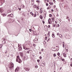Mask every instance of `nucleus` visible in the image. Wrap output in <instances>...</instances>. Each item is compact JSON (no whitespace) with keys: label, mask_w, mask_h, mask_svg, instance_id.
<instances>
[{"label":"nucleus","mask_w":72,"mask_h":72,"mask_svg":"<svg viewBox=\"0 0 72 72\" xmlns=\"http://www.w3.org/2000/svg\"><path fill=\"white\" fill-rule=\"evenodd\" d=\"M8 67L10 69H13L14 68V64L12 62L10 63L8 65Z\"/></svg>","instance_id":"obj_1"},{"label":"nucleus","mask_w":72,"mask_h":72,"mask_svg":"<svg viewBox=\"0 0 72 72\" xmlns=\"http://www.w3.org/2000/svg\"><path fill=\"white\" fill-rule=\"evenodd\" d=\"M16 62H18L19 63H21L22 62V60L21 59L19 58V56H17L16 58Z\"/></svg>","instance_id":"obj_2"},{"label":"nucleus","mask_w":72,"mask_h":72,"mask_svg":"<svg viewBox=\"0 0 72 72\" xmlns=\"http://www.w3.org/2000/svg\"><path fill=\"white\" fill-rule=\"evenodd\" d=\"M39 27V26L37 25H35L33 27V28L34 30H35V29H37V28L38 27Z\"/></svg>","instance_id":"obj_3"},{"label":"nucleus","mask_w":72,"mask_h":72,"mask_svg":"<svg viewBox=\"0 0 72 72\" xmlns=\"http://www.w3.org/2000/svg\"><path fill=\"white\" fill-rule=\"evenodd\" d=\"M38 39H39V38L36 37L35 39L33 40L34 42H37L38 41Z\"/></svg>","instance_id":"obj_4"},{"label":"nucleus","mask_w":72,"mask_h":72,"mask_svg":"<svg viewBox=\"0 0 72 72\" xmlns=\"http://www.w3.org/2000/svg\"><path fill=\"white\" fill-rule=\"evenodd\" d=\"M20 69L18 67L16 68L15 70V72H18L19 71Z\"/></svg>","instance_id":"obj_5"},{"label":"nucleus","mask_w":72,"mask_h":72,"mask_svg":"<svg viewBox=\"0 0 72 72\" xmlns=\"http://www.w3.org/2000/svg\"><path fill=\"white\" fill-rule=\"evenodd\" d=\"M48 22L49 24H51L52 23V21H51V20L50 18H49L48 20Z\"/></svg>","instance_id":"obj_6"},{"label":"nucleus","mask_w":72,"mask_h":72,"mask_svg":"<svg viewBox=\"0 0 72 72\" xmlns=\"http://www.w3.org/2000/svg\"><path fill=\"white\" fill-rule=\"evenodd\" d=\"M8 17H9V18H12V17H13V15L12 14H11L8 15Z\"/></svg>","instance_id":"obj_7"},{"label":"nucleus","mask_w":72,"mask_h":72,"mask_svg":"<svg viewBox=\"0 0 72 72\" xmlns=\"http://www.w3.org/2000/svg\"><path fill=\"white\" fill-rule=\"evenodd\" d=\"M23 49H25V50H28L30 49L29 48H26V47H25V45H23Z\"/></svg>","instance_id":"obj_8"},{"label":"nucleus","mask_w":72,"mask_h":72,"mask_svg":"<svg viewBox=\"0 0 72 72\" xmlns=\"http://www.w3.org/2000/svg\"><path fill=\"white\" fill-rule=\"evenodd\" d=\"M0 12L1 13L3 12V9L2 8H0Z\"/></svg>","instance_id":"obj_9"},{"label":"nucleus","mask_w":72,"mask_h":72,"mask_svg":"<svg viewBox=\"0 0 72 72\" xmlns=\"http://www.w3.org/2000/svg\"><path fill=\"white\" fill-rule=\"evenodd\" d=\"M48 29V27L46 26L44 27V30L45 31H47V30Z\"/></svg>","instance_id":"obj_10"},{"label":"nucleus","mask_w":72,"mask_h":72,"mask_svg":"<svg viewBox=\"0 0 72 72\" xmlns=\"http://www.w3.org/2000/svg\"><path fill=\"white\" fill-rule=\"evenodd\" d=\"M19 54H20L21 55V56L22 57H23V53L22 52H20Z\"/></svg>","instance_id":"obj_11"},{"label":"nucleus","mask_w":72,"mask_h":72,"mask_svg":"<svg viewBox=\"0 0 72 72\" xmlns=\"http://www.w3.org/2000/svg\"><path fill=\"white\" fill-rule=\"evenodd\" d=\"M1 14L3 17H5V16H6V14Z\"/></svg>","instance_id":"obj_12"},{"label":"nucleus","mask_w":72,"mask_h":72,"mask_svg":"<svg viewBox=\"0 0 72 72\" xmlns=\"http://www.w3.org/2000/svg\"><path fill=\"white\" fill-rule=\"evenodd\" d=\"M41 65L42 66V67H44L45 66V64H44V63H42L41 64Z\"/></svg>","instance_id":"obj_13"},{"label":"nucleus","mask_w":72,"mask_h":72,"mask_svg":"<svg viewBox=\"0 0 72 72\" xmlns=\"http://www.w3.org/2000/svg\"><path fill=\"white\" fill-rule=\"evenodd\" d=\"M37 13V12H36L35 13V14L34 15V17H36V14Z\"/></svg>","instance_id":"obj_14"},{"label":"nucleus","mask_w":72,"mask_h":72,"mask_svg":"<svg viewBox=\"0 0 72 72\" xmlns=\"http://www.w3.org/2000/svg\"><path fill=\"white\" fill-rule=\"evenodd\" d=\"M52 36L53 38H54V37H55V35H54V34L53 33L52 34Z\"/></svg>","instance_id":"obj_15"},{"label":"nucleus","mask_w":72,"mask_h":72,"mask_svg":"<svg viewBox=\"0 0 72 72\" xmlns=\"http://www.w3.org/2000/svg\"><path fill=\"white\" fill-rule=\"evenodd\" d=\"M24 69H25V71H29V70L28 69V68H25Z\"/></svg>","instance_id":"obj_16"},{"label":"nucleus","mask_w":72,"mask_h":72,"mask_svg":"<svg viewBox=\"0 0 72 72\" xmlns=\"http://www.w3.org/2000/svg\"><path fill=\"white\" fill-rule=\"evenodd\" d=\"M2 42L3 44H5L6 43V42L5 41V40H3Z\"/></svg>","instance_id":"obj_17"},{"label":"nucleus","mask_w":72,"mask_h":72,"mask_svg":"<svg viewBox=\"0 0 72 72\" xmlns=\"http://www.w3.org/2000/svg\"><path fill=\"white\" fill-rule=\"evenodd\" d=\"M63 55L64 57H66V54L65 53H63Z\"/></svg>","instance_id":"obj_18"},{"label":"nucleus","mask_w":72,"mask_h":72,"mask_svg":"<svg viewBox=\"0 0 72 72\" xmlns=\"http://www.w3.org/2000/svg\"><path fill=\"white\" fill-rule=\"evenodd\" d=\"M30 14L32 15V16H33L34 15L32 13V12H30Z\"/></svg>","instance_id":"obj_19"},{"label":"nucleus","mask_w":72,"mask_h":72,"mask_svg":"<svg viewBox=\"0 0 72 72\" xmlns=\"http://www.w3.org/2000/svg\"><path fill=\"white\" fill-rule=\"evenodd\" d=\"M66 19H68V21H69V17H66Z\"/></svg>","instance_id":"obj_20"},{"label":"nucleus","mask_w":72,"mask_h":72,"mask_svg":"<svg viewBox=\"0 0 72 72\" xmlns=\"http://www.w3.org/2000/svg\"><path fill=\"white\" fill-rule=\"evenodd\" d=\"M42 17H43L41 15H40V19H42Z\"/></svg>","instance_id":"obj_21"},{"label":"nucleus","mask_w":72,"mask_h":72,"mask_svg":"<svg viewBox=\"0 0 72 72\" xmlns=\"http://www.w3.org/2000/svg\"><path fill=\"white\" fill-rule=\"evenodd\" d=\"M52 22H54V17L52 18Z\"/></svg>","instance_id":"obj_22"},{"label":"nucleus","mask_w":72,"mask_h":72,"mask_svg":"<svg viewBox=\"0 0 72 72\" xmlns=\"http://www.w3.org/2000/svg\"><path fill=\"white\" fill-rule=\"evenodd\" d=\"M19 50H22V47H20Z\"/></svg>","instance_id":"obj_23"},{"label":"nucleus","mask_w":72,"mask_h":72,"mask_svg":"<svg viewBox=\"0 0 72 72\" xmlns=\"http://www.w3.org/2000/svg\"><path fill=\"white\" fill-rule=\"evenodd\" d=\"M50 5H52L53 4V3L52 2H51L50 3Z\"/></svg>","instance_id":"obj_24"},{"label":"nucleus","mask_w":72,"mask_h":72,"mask_svg":"<svg viewBox=\"0 0 72 72\" xmlns=\"http://www.w3.org/2000/svg\"><path fill=\"white\" fill-rule=\"evenodd\" d=\"M36 6H37V5H35L33 7L35 8H36Z\"/></svg>","instance_id":"obj_25"},{"label":"nucleus","mask_w":72,"mask_h":72,"mask_svg":"<svg viewBox=\"0 0 72 72\" xmlns=\"http://www.w3.org/2000/svg\"><path fill=\"white\" fill-rule=\"evenodd\" d=\"M56 54L54 53L53 54V56L54 57H56Z\"/></svg>","instance_id":"obj_26"},{"label":"nucleus","mask_w":72,"mask_h":72,"mask_svg":"<svg viewBox=\"0 0 72 72\" xmlns=\"http://www.w3.org/2000/svg\"><path fill=\"white\" fill-rule=\"evenodd\" d=\"M48 36H49V37H49V36H50V33H48Z\"/></svg>","instance_id":"obj_27"},{"label":"nucleus","mask_w":72,"mask_h":72,"mask_svg":"<svg viewBox=\"0 0 72 72\" xmlns=\"http://www.w3.org/2000/svg\"><path fill=\"white\" fill-rule=\"evenodd\" d=\"M57 55L58 56H59L60 55V53H57Z\"/></svg>","instance_id":"obj_28"},{"label":"nucleus","mask_w":72,"mask_h":72,"mask_svg":"<svg viewBox=\"0 0 72 72\" xmlns=\"http://www.w3.org/2000/svg\"><path fill=\"white\" fill-rule=\"evenodd\" d=\"M33 46H34L35 47V46H36V45H35V44H33Z\"/></svg>","instance_id":"obj_29"},{"label":"nucleus","mask_w":72,"mask_h":72,"mask_svg":"<svg viewBox=\"0 0 72 72\" xmlns=\"http://www.w3.org/2000/svg\"><path fill=\"white\" fill-rule=\"evenodd\" d=\"M52 15L51 14H50L49 15V17H51Z\"/></svg>","instance_id":"obj_30"},{"label":"nucleus","mask_w":72,"mask_h":72,"mask_svg":"<svg viewBox=\"0 0 72 72\" xmlns=\"http://www.w3.org/2000/svg\"><path fill=\"white\" fill-rule=\"evenodd\" d=\"M27 53H28V54H29V53H30V51H27Z\"/></svg>","instance_id":"obj_31"},{"label":"nucleus","mask_w":72,"mask_h":72,"mask_svg":"<svg viewBox=\"0 0 72 72\" xmlns=\"http://www.w3.org/2000/svg\"><path fill=\"white\" fill-rule=\"evenodd\" d=\"M36 2H37V3H40V1H37Z\"/></svg>","instance_id":"obj_32"},{"label":"nucleus","mask_w":72,"mask_h":72,"mask_svg":"<svg viewBox=\"0 0 72 72\" xmlns=\"http://www.w3.org/2000/svg\"><path fill=\"white\" fill-rule=\"evenodd\" d=\"M35 68H38V66H35Z\"/></svg>","instance_id":"obj_33"},{"label":"nucleus","mask_w":72,"mask_h":72,"mask_svg":"<svg viewBox=\"0 0 72 72\" xmlns=\"http://www.w3.org/2000/svg\"><path fill=\"white\" fill-rule=\"evenodd\" d=\"M59 21L60 22H61V21H62V20H61V19H59Z\"/></svg>","instance_id":"obj_34"},{"label":"nucleus","mask_w":72,"mask_h":72,"mask_svg":"<svg viewBox=\"0 0 72 72\" xmlns=\"http://www.w3.org/2000/svg\"><path fill=\"white\" fill-rule=\"evenodd\" d=\"M37 10H39V7H37Z\"/></svg>","instance_id":"obj_35"},{"label":"nucleus","mask_w":72,"mask_h":72,"mask_svg":"<svg viewBox=\"0 0 72 72\" xmlns=\"http://www.w3.org/2000/svg\"><path fill=\"white\" fill-rule=\"evenodd\" d=\"M39 28L38 29V31H39L40 30V28L39 27V26L38 27Z\"/></svg>","instance_id":"obj_36"},{"label":"nucleus","mask_w":72,"mask_h":72,"mask_svg":"<svg viewBox=\"0 0 72 72\" xmlns=\"http://www.w3.org/2000/svg\"><path fill=\"white\" fill-rule=\"evenodd\" d=\"M61 60L62 61H64V58H63Z\"/></svg>","instance_id":"obj_37"},{"label":"nucleus","mask_w":72,"mask_h":72,"mask_svg":"<svg viewBox=\"0 0 72 72\" xmlns=\"http://www.w3.org/2000/svg\"><path fill=\"white\" fill-rule=\"evenodd\" d=\"M66 49V51L68 52V49Z\"/></svg>","instance_id":"obj_38"},{"label":"nucleus","mask_w":72,"mask_h":72,"mask_svg":"<svg viewBox=\"0 0 72 72\" xmlns=\"http://www.w3.org/2000/svg\"><path fill=\"white\" fill-rule=\"evenodd\" d=\"M53 27H55V25L54 24H53Z\"/></svg>","instance_id":"obj_39"},{"label":"nucleus","mask_w":72,"mask_h":72,"mask_svg":"<svg viewBox=\"0 0 72 72\" xmlns=\"http://www.w3.org/2000/svg\"><path fill=\"white\" fill-rule=\"evenodd\" d=\"M42 23H43V24H44V23H45V21H43Z\"/></svg>","instance_id":"obj_40"},{"label":"nucleus","mask_w":72,"mask_h":72,"mask_svg":"<svg viewBox=\"0 0 72 72\" xmlns=\"http://www.w3.org/2000/svg\"><path fill=\"white\" fill-rule=\"evenodd\" d=\"M48 28H50V25H48Z\"/></svg>","instance_id":"obj_41"},{"label":"nucleus","mask_w":72,"mask_h":72,"mask_svg":"<svg viewBox=\"0 0 72 72\" xmlns=\"http://www.w3.org/2000/svg\"><path fill=\"white\" fill-rule=\"evenodd\" d=\"M29 31H30V32H31V31H32V30H31V29H29Z\"/></svg>","instance_id":"obj_42"},{"label":"nucleus","mask_w":72,"mask_h":72,"mask_svg":"<svg viewBox=\"0 0 72 72\" xmlns=\"http://www.w3.org/2000/svg\"><path fill=\"white\" fill-rule=\"evenodd\" d=\"M46 6H48V5H49V4L48 3H47L46 4Z\"/></svg>","instance_id":"obj_43"},{"label":"nucleus","mask_w":72,"mask_h":72,"mask_svg":"<svg viewBox=\"0 0 72 72\" xmlns=\"http://www.w3.org/2000/svg\"><path fill=\"white\" fill-rule=\"evenodd\" d=\"M57 26H58V27H59V24H57Z\"/></svg>","instance_id":"obj_44"},{"label":"nucleus","mask_w":72,"mask_h":72,"mask_svg":"<svg viewBox=\"0 0 72 72\" xmlns=\"http://www.w3.org/2000/svg\"><path fill=\"white\" fill-rule=\"evenodd\" d=\"M37 62H40V60H37Z\"/></svg>","instance_id":"obj_45"},{"label":"nucleus","mask_w":72,"mask_h":72,"mask_svg":"<svg viewBox=\"0 0 72 72\" xmlns=\"http://www.w3.org/2000/svg\"><path fill=\"white\" fill-rule=\"evenodd\" d=\"M59 33H57V35L58 36H59Z\"/></svg>","instance_id":"obj_46"},{"label":"nucleus","mask_w":72,"mask_h":72,"mask_svg":"<svg viewBox=\"0 0 72 72\" xmlns=\"http://www.w3.org/2000/svg\"><path fill=\"white\" fill-rule=\"evenodd\" d=\"M1 47H2V46H1V47H0V51L1 50Z\"/></svg>","instance_id":"obj_47"},{"label":"nucleus","mask_w":72,"mask_h":72,"mask_svg":"<svg viewBox=\"0 0 72 72\" xmlns=\"http://www.w3.org/2000/svg\"><path fill=\"white\" fill-rule=\"evenodd\" d=\"M48 8H49L50 9L51 8V6H49V7Z\"/></svg>","instance_id":"obj_48"},{"label":"nucleus","mask_w":72,"mask_h":72,"mask_svg":"<svg viewBox=\"0 0 72 72\" xmlns=\"http://www.w3.org/2000/svg\"><path fill=\"white\" fill-rule=\"evenodd\" d=\"M40 59H42V57H40Z\"/></svg>","instance_id":"obj_49"},{"label":"nucleus","mask_w":72,"mask_h":72,"mask_svg":"<svg viewBox=\"0 0 72 72\" xmlns=\"http://www.w3.org/2000/svg\"><path fill=\"white\" fill-rule=\"evenodd\" d=\"M70 66H71V67H72V63H71L70 64Z\"/></svg>","instance_id":"obj_50"},{"label":"nucleus","mask_w":72,"mask_h":72,"mask_svg":"<svg viewBox=\"0 0 72 72\" xmlns=\"http://www.w3.org/2000/svg\"><path fill=\"white\" fill-rule=\"evenodd\" d=\"M40 12H41V13H42L43 12L42 11H41V10Z\"/></svg>","instance_id":"obj_51"},{"label":"nucleus","mask_w":72,"mask_h":72,"mask_svg":"<svg viewBox=\"0 0 72 72\" xmlns=\"http://www.w3.org/2000/svg\"><path fill=\"white\" fill-rule=\"evenodd\" d=\"M19 10H21V8H19Z\"/></svg>","instance_id":"obj_52"},{"label":"nucleus","mask_w":72,"mask_h":72,"mask_svg":"<svg viewBox=\"0 0 72 72\" xmlns=\"http://www.w3.org/2000/svg\"><path fill=\"white\" fill-rule=\"evenodd\" d=\"M45 39L46 40H47V37H46L45 38Z\"/></svg>","instance_id":"obj_53"},{"label":"nucleus","mask_w":72,"mask_h":72,"mask_svg":"<svg viewBox=\"0 0 72 72\" xmlns=\"http://www.w3.org/2000/svg\"><path fill=\"white\" fill-rule=\"evenodd\" d=\"M63 45V48H64V47H65V46H64V45Z\"/></svg>","instance_id":"obj_54"},{"label":"nucleus","mask_w":72,"mask_h":72,"mask_svg":"<svg viewBox=\"0 0 72 72\" xmlns=\"http://www.w3.org/2000/svg\"><path fill=\"white\" fill-rule=\"evenodd\" d=\"M49 9H50V8H49L48 7V8H47V9L48 10H49Z\"/></svg>","instance_id":"obj_55"},{"label":"nucleus","mask_w":72,"mask_h":72,"mask_svg":"<svg viewBox=\"0 0 72 72\" xmlns=\"http://www.w3.org/2000/svg\"><path fill=\"white\" fill-rule=\"evenodd\" d=\"M48 41H50V38L48 39Z\"/></svg>","instance_id":"obj_56"},{"label":"nucleus","mask_w":72,"mask_h":72,"mask_svg":"<svg viewBox=\"0 0 72 72\" xmlns=\"http://www.w3.org/2000/svg\"><path fill=\"white\" fill-rule=\"evenodd\" d=\"M63 45H64V42H63Z\"/></svg>","instance_id":"obj_57"},{"label":"nucleus","mask_w":72,"mask_h":72,"mask_svg":"<svg viewBox=\"0 0 72 72\" xmlns=\"http://www.w3.org/2000/svg\"><path fill=\"white\" fill-rule=\"evenodd\" d=\"M60 37L61 38H62L63 37V36H62V35H61Z\"/></svg>","instance_id":"obj_58"},{"label":"nucleus","mask_w":72,"mask_h":72,"mask_svg":"<svg viewBox=\"0 0 72 72\" xmlns=\"http://www.w3.org/2000/svg\"><path fill=\"white\" fill-rule=\"evenodd\" d=\"M60 57H58V59H60V58H59Z\"/></svg>","instance_id":"obj_59"},{"label":"nucleus","mask_w":72,"mask_h":72,"mask_svg":"<svg viewBox=\"0 0 72 72\" xmlns=\"http://www.w3.org/2000/svg\"><path fill=\"white\" fill-rule=\"evenodd\" d=\"M41 50L42 51H43V50H44V49H42Z\"/></svg>","instance_id":"obj_60"},{"label":"nucleus","mask_w":72,"mask_h":72,"mask_svg":"<svg viewBox=\"0 0 72 72\" xmlns=\"http://www.w3.org/2000/svg\"><path fill=\"white\" fill-rule=\"evenodd\" d=\"M39 53L40 54H41V53L40 52H39Z\"/></svg>","instance_id":"obj_61"},{"label":"nucleus","mask_w":72,"mask_h":72,"mask_svg":"<svg viewBox=\"0 0 72 72\" xmlns=\"http://www.w3.org/2000/svg\"><path fill=\"white\" fill-rule=\"evenodd\" d=\"M5 54H6V53H7V51H6V52L5 53Z\"/></svg>","instance_id":"obj_62"},{"label":"nucleus","mask_w":72,"mask_h":72,"mask_svg":"<svg viewBox=\"0 0 72 72\" xmlns=\"http://www.w3.org/2000/svg\"><path fill=\"white\" fill-rule=\"evenodd\" d=\"M57 17H59V15H57Z\"/></svg>","instance_id":"obj_63"},{"label":"nucleus","mask_w":72,"mask_h":72,"mask_svg":"<svg viewBox=\"0 0 72 72\" xmlns=\"http://www.w3.org/2000/svg\"><path fill=\"white\" fill-rule=\"evenodd\" d=\"M71 60H72V58H71Z\"/></svg>","instance_id":"obj_64"}]
</instances>
